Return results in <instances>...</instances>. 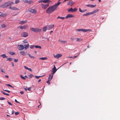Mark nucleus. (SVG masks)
Returning a JSON list of instances; mask_svg holds the SVG:
<instances>
[{"label": "nucleus", "instance_id": "nucleus-41", "mask_svg": "<svg viewBox=\"0 0 120 120\" xmlns=\"http://www.w3.org/2000/svg\"><path fill=\"white\" fill-rule=\"evenodd\" d=\"M28 76L30 77V78H32L33 77H34V76L32 74H30Z\"/></svg>", "mask_w": 120, "mask_h": 120}, {"label": "nucleus", "instance_id": "nucleus-52", "mask_svg": "<svg viewBox=\"0 0 120 120\" xmlns=\"http://www.w3.org/2000/svg\"><path fill=\"white\" fill-rule=\"evenodd\" d=\"M23 42L24 43H27V40H25L23 41Z\"/></svg>", "mask_w": 120, "mask_h": 120}, {"label": "nucleus", "instance_id": "nucleus-5", "mask_svg": "<svg viewBox=\"0 0 120 120\" xmlns=\"http://www.w3.org/2000/svg\"><path fill=\"white\" fill-rule=\"evenodd\" d=\"M9 6L7 2H6L4 4L1 5L0 6V7L3 8H5L8 7Z\"/></svg>", "mask_w": 120, "mask_h": 120}, {"label": "nucleus", "instance_id": "nucleus-53", "mask_svg": "<svg viewBox=\"0 0 120 120\" xmlns=\"http://www.w3.org/2000/svg\"><path fill=\"white\" fill-rule=\"evenodd\" d=\"M14 60L15 62H18V59H14Z\"/></svg>", "mask_w": 120, "mask_h": 120}, {"label": "nucleus", "instance_id": "nucleus-19", "mask_svg": "<svg viewBox=\"0 0 120 120\" xmlns=\"http://www.w3.org/2000/svg\"><path fill=\"white\" fill-rule=\"evenodd\" d=\"M57 70L56 69H52V72L51 73V74L53 75L56 72V71Z\"/></svg>", "mask_w": 120, "mask_h": 120}, {"label": "nucleus", "instance_id": "nucleus-62", "mask_svg": "<svg viewBox=\"0 0 120 120\" xmlns=\"http://www.w3.org/2000/svg\"><path fill=\"white\" fill-rule=\"evenodd\" d=\"M76 30L78 31H81V30H80V29H77Z\"/></svg>", "mask_w": 120, "mask_h": 120}, {"label": "nucleus", "instance_id": "nucleus-3", "mask_svg": "<svg viewBox=\"0 0 120 120\" xmlns=\"http://www.w3.org/2000/svg\"><path fill=\"white\" fill-rule=\"evenodd\" d=\"M21 35L22 37H26L28 35V33L26 32H23L21 34Z\"/></svg>", "mask_w": 120, "mask_h": 120}, {"label": "nucleus", "instance_id": "nucleus-24", "mask_svg": "<svg viewBox=\"0 0 120 120\" xmlns=\"http://www.w3.org/2000/svg\"><path fill=\"white\" fill-rule=\"evenodd\" d=\"M24 67L26 69L28 70L29 71H32V69H31V68H28L27 67H26V66H24Z\"/></svg>", "mask_w": 120, "mask_h": 120}, {"label": "nucleus", "instance_id": "nucleus-40", "mask_svg": "<svg viewBox=\"0 0 120 120\" xmlns=\"http://www.w3.org/2000/svg\"><path fill=\"white\" fill-rule=\"evenodd\" d=\"M35 48H39V49H41V46H40L36 45L35 46Z\"/></svg>", "mask_w": 120, "mask_h": 120}, {"label": "nucleus", "instance_id": "nucleus-9", "mask_svg": "<svg viewBox=\"0 0 120 120\" xmlns=\"http://www.w3.org/2000/svg\"><path fill=\"white\" fill-rule=\"evenodd\" d=\"M62 55L60 54H58L56 55H54V56L55 58H56L57 59L59 58L60 57H61Z\"/></svg>", "mask_w": 120, "mask_h": 120}, {"label": "nucleus", "instance_id": "nucleus-22", "mask_svg": "<svg viewBox=\"0 0 120 120\" xmlns=\"http://www.w3.org/2000/svg\"><path fill=\"white\" fill-rule=\"evenodd\" d=\"M27 27V26H21L18 28L20 27V29H25Z\"/></svg>", "mask_w": 120, "mask_h": 120}, {"label": "nucleus", "instance_id": "nucleus-32", "mask_svg": "<svg viewBox=\"0 0 120 120\" xmlns=\"http://www.w3.org/2000/svg\"><path fill=\"white\" fill-rule=\"evenodd\" d=\"M39 59L42 60H45L47 59V57H41Z\"/></svg>", "mask_w": 120, "mask_h": 120}, {"label": "nucleus", "instance_id": "nucleus-21", "mask_svg": "<svg viewBox=\"0 0 120 120\" xmlns=\"http://www.w3.org/2000/svg\"><path fill=\"white\" fill-rule=\"evenodd\" d=\"M99 11V10L98 9H96L94 10L92 12H91L92 14L95 13Z\"/></svg>", "mask_w": 120, "mask_h": 120}, {"label": "nucleus", "instance_id": "nucleus-39", "mask_svg": "<svg viewBox=\"0 0 120 120\" xmlns=\"http://www.w3.org/2000/svg\"><path fill=\"white\" fill-rule=\"evenodd\" d=\"M1 92L4 95H6L8 96H9V94L7 93H5L3 91H2Z\"/></svg>", "mask_w": 120, "mask_h": 120}, {"label": "nucleus", "instance_id": "nucleus-11", "mask_svg": "<svg viewBox=\"0 0 120 120\" xmlns=\"http://www.w3.org/2000/svg\"><path fill=\"white\" fill-rule=\"evenodd\" d=\"M96 6V5L95 4L94 5H92L91 4H88L86 5V6L87 7H89L92 8H93L95 7Z\"/></svg>", "mask_w": 120, "mask_h": 120}, {"label": "nucleus", "instance_id": "nucleus-27", "mask_svg": "<svg viewBox=\"0 0 120 120\" xmlns=\"http://www.w3.org/2000/svg\"><path fill=\"white\" fill-rule=\"evenodd\" d=\"M1 56L3 58H7L8 57L6 56L5 54H3L1 55Z\"/></svg>", "mask_w": 120, "mask_h": 120}, {"label": "nucleus", "instance_id": "nucleus-31", "mask_svg": "<svg viewBox=\"0 0 120 120\" xmlns=\"http://www.w3.org/2000/svg\"><path fill=\"white\" fill-rule=\"evenodd\" d=\"M9 6H10L11 4H12L13 3V2L11 1H9L7 2Z\"/></svg>", "mask_w": 120, "mask_h": 120}, {"label": "nucleus", "instance_id": "nucleus-6", "mask_svg": "<svg viewBox=\"0 0 120 120\" xmlns=\"http://www.w3.org/2000/svg\"><path fill=\"white\" fill-rule=\"evenodd\" d=\"M29 11L30 12L34 14H35L37 12V11L35 9H34L30 8L29 9Z\"/></svg>", "mask_w": 120, "mask_h": 120}, {"label": "nucleus", "instance_id": "nucleus-45", "mask_svg": "<svg viewBox=\"0 0 120 120\" xmlns=\"http://www.w3.org/2000/svg\"><path fill=\"white\" fill-rule=\"evenodd\" d=\"M34 47H35V46L34 45H31L30 46V48H31V49H33L34 48Z\"/></svg>", "mask_w": 120, "mask_h": 120}, {"label": "nucleus", "instance_id": "nucleus-35", "mask_svg": "<svg viewBox=\"0 0 120 120\" xmlns=\"http://www.w3.org/2000/svg\"><path fill=\"white\" fill-rule=\"evenodd\" d=\"M59 18H60V19H62L63 20H64L65 18V17H60L59 16H58L57 18V19H59Z\"/></svg>", "mask_w": 120, "mask_h": 120}, {"label": "nucleus", "instance_id": "nucleus-23", "mask_svg": "<svg viewBox=\"0 0 120 120\" xmlns=\"http://www.w3.org/2000/svg\"><path fill=\"white\" fill-rule=\"evenodd\" d=\"M91 12H88L86 14H85L83 15V16H87L88 15H92Z\"/></svg>", "mask_w": 120, "mask_h": 120}, {"label": "nucleus", "instance_id": "nucleus-50", "mask_svg": "<svg viewBox=\"0 0 120 120\" xmlns=\"http://www.w3.org/2000/svg\"><path fill=\"white\" fill-rule=\"evenodd\" d=\"M50 81H51L49 80V79H48V81L47 82V83H48L49 85V84L50 83L49 82Z\"/></svg>", "mask_w": 120, "mask_h": 120}, {"label": "nucleus", "instance_id": "nucleus-36", "mask_svg": "<svg viewBox=\"0 0 120 120\" xmlns=\"http://www.w3.org/2000/svg\"><path fill=\"white\" fill-rule=\"evenodd\" d=\"M13 59L11 58H9L7 59L6 61L9 60V61L11 62L12 60Z\"/></svg>", "mask_w": 120, "mask_h": 120}, {"label": "nucleus", "instance_id": "nucleus-57", "mask_svg": "<svg viewBox=\"0 0 120 120\" xmlns=\"http://www.w3.org/2000/svg\"><path fill=\"white\" fill-rule=\"evenodd\" d=\"M20 93L21 94H23V93H24V92L22 91H20Z\"/></svg>", "mask_w": 120, "mask_h": 120}, {"label": "nucleus", "instance_id": "nucleus-13", "mask_svg": "<svg viewBox=\"0 0 120 120\" xmlns=\"http://www.w3.org/2000/svg\"><path fill=\"white\" fill-rule=\"evenodd\" d=\"M74 16L70 14H68L65 17V18L66 19H68L69 18H72L74 17Z\"/></svg>", "mask_w": 120, "mask_h": 120}, {"label": "nucleus", "instance_id": "nucleus-7", "mask_svg": "<svg viewBox=\"0 0 120 120\" xmlns=\"http://www.w3.org/2000/svg\"><path fill=\"white\" fill-rule=\"evenodd\" d=\"M47 29L48 30H50L53 28L54 25H47Z\"/></svg>", "mask_w": 120, "mask_h": 120}, {"label": "nucleus", "instance_id": "nucleus-2", "mask_svg": "<svg viewBox=\"0 0 120 120\" xmlns=\"http://www.w3.org/2000/svg\"><path fill=\"white\" fill-rule=\"evenodd\" d=\"M30 29L32 31L35 33L39 32L41 30V29L37 28H32Z\"/></svg>", "mask_w": 120, "mask_h": 120}, {"label": "nucleus", "instance_id": "nucleus-20", "mask_svg": "<svg viewBox=\"0 0 120 120\" xmlns=\"http://www.w3.org/2000/svg\"><path fill=\"white\" fill-rule=\"evenodd\" d=\"M24 46H25V47H24V48H25V50H26L29 47V45L28 44L27 45H25Z\"/></svg>", "mask_w": 120, "mask_h": 120}, {"label": "nucleus", "instance_id": "nucleus-59", "mask_svg": "<svg viewBox=\"0 0 120 120\" xmlns=\"http://www.w3.org/2000/svg\"><path fill=\"white\" fill-rule=\"evenodd\" d=\"M1 71L2 72L5 73V72L4 71H3V69H1Z\"/></svg>", "mask_w": 120, "mask_h": 120}, {"label": "nucleus", "instance_id": "nucleus-18", "mask_svg": "<svg viewBox=\"0 0 120 120\" xmlns=\"http://www.w3.org/2000/svg\"><path fill=\"white\" fill-rule=\"evenodd\" d=\"M47 29V27L46 26H45L42 28L43 31L45 32Z\"/></svg>", "mask_w": 120, "mask_h": 120}, {"label": "nucleus", "instance_id": "nucleus-61", "mask_svg": "<svg viewBox=\"0 0 120 120\" xmlns=\"http://www.w3.org/2000/svg\"><path fill=\"white\" fill-rule=\"evenodd\" d=\"M70 39L71 40H72V41H73L74 39V38H70Z\"/></svg>", "mask_w": 120, "mask_h": 120}, {"label": "nucleus", "instance_id": "nucleus-33", "mask_svg": "<svg viewBox=\"0 0 120 120\" xmlns=\"http://www.w3.org/2000/svg\"><path fill=\"white\" fill-rule=\"evenodd\" d=\"M9 53L10 54L12 55H14L15 54V52H9Z\"/></svg>", "mask_w": 120, "mask_h": 120}, {"label": "nucleus", "instance_id": "nucleus-34", "mask_svg": "<svg viewBox=\"0 0 120 120\" xmlns=\"http://www.w3.org/2000/svg\"><path fill=\"white\" fill-rule=\"evenodd\" d=\"M82 39L80 38H77V41L78 42L82 41Z\"/></svg>", "mask_w": 120, "mask_h": 120}, {"label": "nucleus", "instance_id": "nucleus-1", "mask_svg": "<svg viewBox=\"0 0 120 120\" xmlns=\"http://www.w3.org/2000/svg\"><path fill=\"white\" fill-rule=\"evenodd\" d=\"M60 1V0L56 4L49 7L46 10V13L48 14H50L55 11L56 10L58 6L61 3L60 2H59Z\"/></svg>", "mask_w": 120, "mask_h": 120}, {"label": "nucleus", "instance_id": "nucleus-49", "mask_svg": "<svg viewBox=\"0 0 120 120\" xmlns=\"http://www.w3.org/2000/svg\"><path fill=\"white\" fill-rule=\"evenodd\" d=\"M71 1H70L69 2L67 3V5H70L71 4Z\"/></svg>", "mask_w": 120, "mask_h": 120}, {"label": "nucleus", "instance_id": "nucleus-14", "mask_svg": "<svg viewBox=\"0 0 120 120\" xmlns=\"http://www.w3.org/2000/svg\"><path fill=\"white\" fill-rule=\"evenodd\" d=\"M58 41L60 42L61 43H62V44H64L65 43H67V41H62V40H58Z\"/></svg>", "mask_w": 120, "mask_h": 120}, {"label": "nucleus", "instance_id": "nucleus-42", "mask_svg": "<svg viewBox=\"0 0 120 120\" xmlns=\"http://www.w3.org/2000/svg\"><path fill=\"white\" fill-rule=\"evenodd\" d=\"M20 77L22 78V79L24 80H25L26 79V78H25V77L23 76L22 75H20Z\"/></svg>", "mask_w": 120, "mask_h": 120}, {"label": "nucleus", "instance_id": "nucleus-26", "mask_svg": "<svg viewBox=\"0 0 120 120\" xmlns=\"http://www.w3.org/2000/svg\"><path fill=\"white\" fill-rule=\"evenodd\" d=\"M50 2V0H43V2L45 3H49Z\"/></svg>", "mask_w": 120, "mask_h": 120}, {"label": "nucleus", "instance_id": "nucleus-37", "mask_svg": "<svg viewBox=\"0 0 120 120\" xmlns=\"http://www.w3.org/2000/svg\"><path fill=\"white\" fill-rule=\"evenodd\" d=\"M28 55L30 58H35V57L31 55L30 54H28Z\"/></svg>", "mask_w": 120, "mask_h": 120}, {"label": "nucleus", "instance_id": "nucleus-51", "mask_svg": "<svg viewBox=\"0 0 120 120\" xmlns=\"http://www.w3.org/2000/svg\"><path fill=\"white\" fill-rule=\"evenodd\" d=\"M19 113L17 112H15V115H18Z\"/></svg>", "mask_w": 120, "mask_h": 120}, {"label": "nucleus", "instance_id": "nucleus-38", "mask_svg": "<svg viewBox=\"0 0 120 120\" xmlns=\"http://www.w3.org/2000/svg\"><path fill=\"white\" fill-rule=\"evenodd\" d=\"M75 4V3L74 2L72 1H71V4L70 5V6H72L73 5Z\"/></svg>", "mask_w": 120, "mask_h": 120}, {"label": "nucleus", "instance_id": "nucleus-8", "mask_svg": "<svg viewBox=\"0 0 120 120\" xmlns=\"http://www.w3.org/2000/svg\"><path fill=\"white\" fill-rule=\"evenodd\" d=\"M18 48L19 50H21L24 49V47L22 45H19L18 46Z\"/></svg>", "mask_w": 120, "mask_h": 120}, {"label": "nucleus", "instance_id": "nucleus-43", "mask_svg": "<svg viewBox=\"0 0 120 120\" xmlns=\"http://www.w3.org/2000/svg\"><path fill=\"white\" fill-rule=\"evenodd\" d=\"M20 2L19 0H16L15 1V4H17L19 3Z\"/></svg>", "mask_w": 120, "mask_h": 120}, {"label": "nucleus", "instance_id": "nucleus-55", "mask_svg": "<svg viewBox=\"0 0 120 120\" xmlns=\"http://www.w3.org/2000/svg\"><path fill=\"white\" fill-rule=\"evenodd\" d=\"M7 102H8V103L10 105H12L11 104L10 102H9L8 101Z\"/></svg>", "mask_w": 120, "mask_h": 120}, {"label": "nucleus", "instance_id": "nucleus-64", "mask_svg": "<svg viewBox=\"0 0 120 120\" xmlns=\"http://www.w3.org/2000/svg\"><path fill=\"white\" fill-rule=\"evenodd\" d=\"M14 112V110H12V114H13Z\"/></svg>", "mask_w": 120, "mask_h": 120}, {"label": "nucleus", "instance_id": "nucleus-54", "mask_svg": "<svg viewBox=\"0 0 120 120\" xmlns=\"http://www.w3.org/2000/svg\"><path fill=\"white\" fill-rule=\"evenodd\" d=\"M38 2L39 3H41L42 2H43V0H39L38 1Z\"/></svg>", "mask_w": 120, "mask_h": 120}, {"label": "nucleus", "instance_id": "nucleus-60", "mask_svg": "<svg viewBox=\"0 0 120 120\" xmlns=\"http://www.w3.org/2000/svg\"><path fill=\"white\" fill-rule=\"evenodd\" d=\"M35 77L37 79H38L39 78V77L38 76H35Z\"/></svg>", "mask_w": 120, "mask_h": 120}, {"label": "nucleus", "instance_id": "nucleus-10", "mask_svg": "<svg viewBox=\"0 0 120 120\" xmlns=\"http://www.w3.org/2000/svg\"><path fill=\"white\" fill-rule=\"evenodd\" d=\"M81 31H82L84 32H86L88 31H90V29H80Z\"/></svg>", "mask_w": 120, "mask_h": 120}, {"label": "nucleus", "instance_id": "nucleus-44", "mask_svg": "<svg viewBox=\"0 0 120 120\" xmlns=\"http://www.w3.org/2000/svg\"><path fill=\"white\" fill-rule=\"evenodd\" d=\"M6 85L12 88L13 87V86H12L11 85H10L9 84H6Z\"/></svg>", "mask_w": 120, "mask_h": 120}, {"label": "nucleus", "instance_id": "nucleus-30", "mask_svg": "<svg viewBox=\"0 0 120 120\" xmlns=\"http://www.w3.org/2000/svg\"><path fill=\"white\" fill-rule=\"evenodd\" d=\"M7 15V14H6L2 13L0 16L2 17H5Z\"/></svg>", "mask_w": 120, "mask_h": 120}, {"label": "nucleus", "instance_id": "nucleus-15", "mask_svg": "<svg viewBox=\"0 0 120 120\" xmlns=\"http://www.w3.org/2000/svg\"><path fill=\"white\" fill-rule=\"evenodd\" d=\"M20 52L21 55L23 56H25L26 54V52L23 51H21Z\"/></svg>", "mask_w": 120, "mask_h": 120}, {"label": "nucleus", "instance_id": "nucleus-4", "mask_svg": "<svg viewBox=\"0 0 120 120\" xmlns=\"http://www.w3.org/2000/svg\"><path fill=\"white\" fill-rule=\"evenodd\" d=\"M41 7L42 8L44 9H46L49 6V4L45 5L43 4H41Z\"/></svg>", "mask_w": 120, "mask_h": 120}, {"label": "nucleus", "instance_id": "nucleus-48", "mask_svg": "<svg viewBox=\"0 0 120 120\" xmlns=\"http://www.w3.org/2000/svg\"><path fill=\"white\" fill-rule=\"evenodd\" d=\"M5 98H4V97H2L1 98H0V100H3L5 99Z\"/></svg>", "mask_w": 120, "mask_h": 120}, {"label": "nucleus", "instance_id": "nucleus-29", "mask_svg": "<svg viewBox=\"0 0 120 120\" xmlns=\"http://www.w3.org/2000/svg\"><path fill=\"white\" fill-rule=\"evenodd\" d=\"M68 11L69 12H73V9L72 8H70V9H68Z\"/></svg>", "mask_w": 120, "mask_h": 120}, {"label": "nucleus", "instance_id": "nucleus-28", "mask_svg": "<svg viewBox=\"0 0 120 120\" xmlns=\"http://www.w3.org/2000/svg\"><path fill=\"white\" fill-rule=\"evenodd\" d=\"M12 10H19V9H18L16 7H12Z\"/></svg>", "mask_w": 120, "mask_h": 120}, {"label": "nucleus", "instance_id": "nucleus-46", "mask_svg": "<svg viewBox=\"0 0 120 120\" xmlns=\"http://www.w3.org/2000/svg\"><path fill=\"white\" fill-rule=\"evenodd\" d=\"M2 26L3 28H4V27H6V26L5 25V24H2Z\"/></svg>", "mask_w": 120, "mask_h": 120}, {"label": "nucleus", "instance_id": "nucleus-56", "mask_svg": "<svg viewBox=\"0 0 120 120\" xmlns=\"http://www.w3.org/2000/svg\"><path fill=\"white\" fill-rule=\"evenodd\" d=\"M15 102H16V103H20L18 101H17V100L15 99Z\"/></svg>", "mask_w": 120, "mask_h": 120}, {"label": "nucleus", "instance_id": "nucleus-63", "mask_svg": "<svg viewBox=\"0 0 120 120\" xmlns=\"http://www.w3.org/2000/svg\"><path fill=\"white\" fill-rule=\"evenodd\" d=\"M11 64H12V66L13 67H14V63L13 62H12L11 63Z\"/></svg>", "mask_w": 120, "mask_h": 120}, {"label": "nucleus", "instance_id": "nucleus-58", "mask_svg": "<svg viewBox=\"0 0 120 120\" xmlns=\"http://www.w3.org/2000/svg\"><path fill=\"white\" fill-rule=\"evenodd\" d=\"M31 87H29L28 88L27 90L29 91H30V90H31Z\"/></svg>", "mask_w": 120, "mask_h": 120}, {"label": "nucleus", "instance_id": "nucleus-17", "mask_svg": "<svg viewBox=\"0 0 120 120\" xmlns=\"http://www.w3.org/2000/svg\"><path fill=\"white\" fill-rule=\"evenodd\" d=\"M49 76L48 77V79L51 81L53 78V75H52L51 74H49Z\"/></svg>", "mask_w": 120, "mask_h": 120}, {"label": "nucleus", "instance_id": "nucleus-12", "mask_svg": "<svg viewBox=\"0 0 120 120\" xmlns=\"http://www.w3.org/2000/svg\"><path fill=\"white\" fill-rule=\"evenodd\" d=\"M23 1L25 3H27L29 4H31L32 3V1L27 0H23Z\"/></svg>", "mask_w": 120, "mask_h": 120}, {"label": "nucleus", "instance_id": "nucleus-47", "mask_svg": "<svg viewBox=\"0 0 120 120\" xmlns=\"http://www.w3.org/2000/svg\"><path fill=\"white\" fill-rule=\"evenodd\" d=\"M77 10V9L76 8H75L74 9H73V12H75Z\"/></svg>", "mask_w": 120, "mask_h": 120}, {"label": "nucleus", "instance_id": "nucleus-16", "mask_svg": "<svg viewBox=\"0 0 120 120\" xmlns=\"http://www.w3.org/2000/svg\"><path fill=\"white\" fill-rule=\"evenodd\" d=\"M79 11L80 12L83 13L86 11H87V9H84L83 10H82L80 8H79Z\"/></svg>", "mask_w": 120, "mask_h": 120}, {"label": "nucleus", "instance_id": "nucleus-25", "mask_svg": "<svg viewBox=\"0 0 120 120\" xmlns=\"http://www.w3.org/2000/svg\"><path fill=\"white\" fill-rule=\"evenodd\" d=\"M27 22V21L25 20V21H20V24H23L26 23Z\"/></svg>", "mask_w": 120, "mask_h": 120}]
</instances>
